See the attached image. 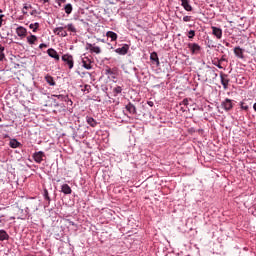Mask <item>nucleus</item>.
I'll return each mask as SVG.
<instances>
[{
    "label": "nucleus",
    "mask_w": 256,
    "mask_h": 256,
    "mask_svg": "<svg viewBox=\"0 0 256 256\" xmlns=\"http://www.w3.org/2000/svg\"><path fill=\"white\" fill-rule=\"evenodd\" d=\"M180 105H184V106L189 105V99L186 98V99L182 100Z\"/></svg>",
    "instance_id": "72a5a7b5"
},
{
    "label": "nucleus",
    "mask_w": 256,
    "mask_h": 256,
    "mask_svg": "<svg viewBox=\"0 0 256 256\" xmlns=\"http://www.w3.org/2000/svg\"><path fill=\"white\" fill-rule=\"evenodd\" d=\"M23 9H25V10L27 11V9H31V5L25 4L24 7H23Z\"/></svg>",
    "instance_id": "58836bf2"
},
{
    "label": "nucleus",
    "mask_w": 256,
    "mask_h": 256,
    "mask_svg": "<svg viewBox=\"0 0 256 256\" xmlns=\"http://www.w3.org/2000/svg\"><path fill=\"white\" fill-rule=\"evenodd\" d=\"M9 234L5 230H0V241H7Z\"/></svg>",
    "instance_id": "b1692460"
},
{
    "label": "nucleus",
    "mask_w": 256,
    "mask_h": 256,
    "mask_svg": "<svg viewBox=\"0 0 256 256\" xmlns=\"http://www.w3.org/2000/svg\"><path fill=\"white\" fill-rule=\"evenodd\" d=\"M66 27L65 26H60L54 28L53 32L55 35H58V37H67V31H65Z\"/></svg>",
    "instance_id": "20e7f679"
},
{
    "label": "nucleus",
    "mask_w": 256,
    "mask_h": 256,
    "mask_svg": "<svg viewBox=\"0 0 256 256\" xmlns=\"http://www.w3.org/2000/svg\"><path fill=\"white\" fill-rule=\"evenodd\" d=\"M65 27L66 29H68V31H70V33H77V28H75V25H73V23H70Z\"/></svg>",
    "instance_id": "393cba45"
},
{
    "label": "nucleus",
    "mask_w": 256,
    "mask_h": 256,
    "mask_svg": "<svg viewBox=\"0 0 256 256\" xmlns=\"http://www.w3.org/2000/svg\"><path fill=\"white\" fill-rule=\"evenodd\" d=\"M101 41H102V43H105V40L102 39Z\"/></svg>",
    "instance_id": "09e8293b"
},
{
    "label": "nucleus",
    "mask_w": 256,
    "mask_h": 256,
    "mask_svg": "<svg viewBox=\"0 0 256 256\" xmlns=\"http://www.w3.org/2000/svg\"><path fill=\"white\" fill-rule=\"evenodd\" d=\"M181 5L185 11H193V6H191L189 0H181Z\"/></svg>",
    "instance_id": "f8f14e48"
},
{
    "label": "nucleus",
    "mask_w": 256,
    "mask_h": 256,
    "mask_svg": "<svg viewBox=\"0 0 256 256\" xmlns=\"http://www.w3.org/2000/svg\"><path fill=\"white\" fill-rule=\"evenodd\" d=\"M214 76L217 77V73H214Z\"/></svg>",
    "instance_id": "8fccbe9b"
},
{
    "label": "nucleus",
    "mask_w": 256,
    "mask_h": 256,
    "mask_svg": "<svg viewBox=\"0 0 256 256\" xmlns=\"http://www.w3.org/2000/svg\"><path fill=\"white\" fill-rule=\"evenodd\" d=\"M126 111H128V113H130V115H137V108L135 107V105H133V103L129 102L126 106H125Z\"/></svg>",
    "instance_id": "1a4fd4ad"
},
{
    "label": "nucleus",
    "mask_w": 256,
    "mask_h": 256,
    "mask_svg": "<svg viewBox=\"0 0 256 256\" xmlns=\"http://www.w3.org/2000/svg\"><path fill=\"white\" fill-rule=\"evenodd\" d=\"M16 33L18 37H25V35H27V29H25L23 26H19L16 29Z\"/></svg>",
    "instance_id": "2eb2a0df"
},
{
    "label": "nucleus",
    "mask_w": 256,
    "mask_h": 256,
    "mask_svg": "<svg viewBox=\"0 0 256 256\" xmlns=\"http://www.w3.org/2000/svg\"><path fill=\"white\" fill-rule=\"evenodd\" d=\"M35 41H37V36L31 35V36H28V37H27V42H28L30 45H34V44H35Z\"/></svg>",
    "instance_id": "a878e982"
},
{
    "label": "nucleus",
    "mask_w": 256,
    "mask_h": 256,
    "mask_svg": "<svg viewBox=\"0 0 256 256\" xmlns=\"http://www.w3.org/2000/svg\"><path fill=\"white\" fill-rule=\"evenodd\" d=\"M82 89L81 91H83V93H89L91 91V85L89 84H85L84 86H81Z\"/></svg>",
    "instance_id": "c85d7f7f"
},
{
    "label": "nucleus",
    "mask_w": 256,
    "mask_h": 256,
    "mask_svg": "<svg viewBox=\"0 0 256 256\" xmlns=\"http://www.w3.org/2000/svg\"><path fill=\"white\" fill-rule=\"evenodd\" d=\"M29 27L31 29H33V32L35 33V31H37V29H39V23H34V24H30Z\"/></svg>",
    "instance_id": "2f4dec72"
},
{
    "label": "nucleus",
    "mask_w": 256,
    "mask_h": 256,
    "mask_svg": "<svg viewBox=\"0 0 256 256\" xmlns=\"http://www.w3.org/2000/svg\"><path fill=\"white\" fill-rule=\"evenodd\" d=\"M64 11L66 15H71L73 13V5L71 3H68L64 6Z\"/></svg>",
    "instance_id": "412c9836"
},
{
    "label": "nucleus",
    "mask_w": 256,
    "mask_h": 256,
    "mask_svg": "<svg viewBox=\"0 0 256 256\" xmlns=\"http://www.w3.org/2000/svg\"><path fill=\"white\" fill-rule=\"evenodd\" d=\"M188 48L190 49L192 55H197L201 51V46L197 43H189Z\"/></svg>",
    "instance_id": "423d86ee"
},
{
    "label": "nucleus",
    "mask_w": 256,
    "mask_h": 256,
    "mask_svg": "<svg viewBox=\"0 0 256 256\" xmlns=\"http://www.w3.org/2000/svg\"><path fill=\"white\" fill-rule=\"evenodd\" d=\"M61 191L62 193H64V195H71V193H73V190H71V186H69L68 184H63L61 186Z\"/></svg>",
    "instance_id": "9b49d317"
},
{
    "label": "nucleus",
    "mask_w": 256,
    "mask_h": 256,
    "mask_svg": "<svg viewBox=\"0 0 256 256\" xmlns=\"http://www.w3.org/2000/svg\"><path fill=\"white\" fill-rule=\"evenodd\" d=\"M183 21L184 23H189V21H191V16H184Z\"/></svg>",
    "instance_id": "f704fd0d"
},
{
    "label": "nucleus",
    "mask_w": 256,
    "mask_h": 256,
    "mask_svg": "<svg viewBox=\"0 0 256 256\" xmlns=\"http://www.w3.org/2000/svg\"><path fill=\"white\" fill-rule=\"evenodd\" d=\"M3 17H5V15L0 14V27L3 26Z\"/></svg>",
    "instance_id": "e433bc0d"
},
{
    "label": "nucleus",
    "mask_w": 256,
    "mask_h": 256,
    "mask_svg": "<svg viewBox=\"0 0 256 256\" xmlns=\"http://www.w3.org/2000/svg\"><path fill=\"white\" fill-rule=\"evenodd\" d=\"M43 3H49V0H42Z\"/></svg>",
    "instance_id": "49530a36"
},
{
    "label": "nucleus",
    "mask_w": 256,
    "mask_h": 256,
    "mask_svg": "<svg viewBox=\"0 0 256 256\" xmlns=\"http://www.w3.org/2000/svg\"><path fill=\"white\" fill-rule=\"evenodd\" d=\"M82 67H84V69H87L88 71L93 69V66H91V60H89V58H86V60H82Z\"/></svg>",
    "instance_id": "f3484780"
},
{
    "label": "nucleus",
    "mask_w": 256,
    "mask_h": 256,
    "mask_svg": "<svg viewBox=\"0 0 256 256\" xmlns=\"http://www.w3.org/2000/svg\"><path fill=\"white\" fill-rule=\"evenodd\" d=\"M43 47H47V44L42 43V44L39 45V49H43Z\"/></svg>",
    "instance_id": "ea45409f"
},
{
    "label": "nucleus",
    "mask_w": 256,
    "mask_h": 256,
    "mask_svg": "<svg viewBox=\"0 0 256 256\" xmlns=\"http://www.w3.org/2000/svg\"><path fill=\"white\" fill-rule=\"evenodd\" d=\"M115 53L118 55H127V53H129V45L124 44L121 48L115 49Z\"/></svg>",
    "instance_id": "0eeeda50"
},
{
    "label": "nucleus",
    "mask_w": 256,
    "mask_h": 256,
    "mask_svg": "<svg viewBox=\"0 0 256 256\" xmlns=\"http://www.w3.org/2000/svg\"><path fill=\"white\" fill-rule=\"evenodd\" d=\"M147 103H148L149 107H153V105H154L153 101H148Z\"/></svg>",
    "instance_id": "a19ab883"
},
{
    "label": "nucleus",
    "mask_w": 256,
    "mask_h": 256,
    "mask_svg": "<svg viewBox=\"0 0 256 256\" xmlns=\"http://www.w3.org/2000/svg\"><path fill=\"white\" fill-rule=\"evenodd\" d=\"M9 145L12 149H17V147H19L21 143L17 141V139H12L10 140Z\"/></svg>",
    "instance_id": "5701e85b"
},
{
    "label": "nucleus",
    "mask_w": 256,
    "mask_h": 256,
    "mask_svg": "<svg viewBox=\"0 0 256 256\" xmlns=\"http://www.w3.org/2000/svg\"><path fill=\"white\" fill-rule=\"evenodd\" d=\"M224 45L226 46V47H230V43L229 42H224Z\"/></svg>",
    "instance_id": "37998d69"
},
{
    "label": "nucleus",
    "mask_w": 256,
    "mask_h": 256,
    "mask_svg": "<svg viewBox=\"0 0 256 256\" xmlns=\"http://www.w3.org/2000/svg\"><path fill=\"white\" fill-rule=\"evenodd\" d=\"M60 1H61V3H65L66 0H60Z\"/></svg>",
    "instance_id": "de8ad7c7"
},
{
    "label": "nucleus",
    "mask_w": 256,
    "mask_h": 256,
    "mask_svg": "<svg viewBox=\"0 0 256 256\" xmlns=\"http://www.w3.org/2000/svg\"><path fill=\"white\" fill-rule=\"evenodd\" d=\"M53 97L58 99V101H65V102L70 101V103H73V101L69 100V96L65 94L53 95Z\"/></svg>",
    "instance_id": "4468645a"
},
{
    "label": "nucleus",
    "mask_w": 256,
    "mask_h": 256,
    "mask_svg": "<svg viewBox=\"0 0 256 256\" xmlns=\"http://www.w3.org/2000/svg\"><path fill=\"white\" fill-rule=\"evenodd\" d=\"M5 59V47L0 44V61H3Z\"/></svg>",
    "instance_id": "cd10ccee"
},
{
    "label": "nucleus",
    "mask_w": 256,
    "mask_h": 256,
    "mask_svg": "<svg viewBox=\"0 0 256 256\" xmlns=\"http://www.w3.org/2000/svg\"><path fill=\"white\" fill-rule=\"evenodd\" d=\"M22 13H23L24 15H27V12H26L25 9L22 10Z\"/></svg>",
    "instance_id": "a18cd8bd"
},
{
    "label": "nucleus",
    "mask_w": 256,
    "mask_h": 256,
    "mask_svg": "<svg viewBox=\"0 0 256 256\" xmlns=\"http://www.w3.org/2000/svg\"><path fill=\"white\" fill-rule=\"evenodd\" d=\"M47 53H48L49 57H51L52 59H55V61H59L60 57H59V54L57 53V50H55L53 48H49L47 50Z\"/></svg>",
    "instance_id": "9d476101"
},
{
    "label": "nucleus",
    "mask_w": 256,
    "mask_h": 256,
    "mask_svg": "<svg viewBox=\"0 0 256 256\" xmlns=\"http://www.w3.org/2000/svg\"><path fill=\"white\" fill-rule=\"evenodd\" d=\"M150 59H151V61H154V63H156L157 67H159L160 62H159V56H157V52L151 53Z\"/></svg>",
    "instance_id": "aec40b11"
},
{
    "label": "nucleus",
    "mask_w": 256,
    "mask_h": 256,
    "mask_svg": "<svg viewBox=\"0 0 256 256\" xmlns=\"http://www.w3.org/2000/svg\"><path fill=\"white\" fill-rule=\"evenodd\" d=\"M32 157H33L35 163H38V164L43 163V161H45V159H47V155H45V152H43V151L34 152Z\"/></svg>",
    "instance_id": "f257e3e1"
},
{
    "label": "nucleus",
    "mask_w": 256,
    "mask_h": 256,
    "mask_svg": "<svg viewBox=\"0 0 256 256\" xmlns=\"http://www.w3.org/2000/svg\"><path fill=\"white\" fill-rule=\"evenodd\" d=\"M90 53H96V55H99L101 53V48L99 46H93L90 50Z\"/></svg>",
    "instance_id": "bb28decb"
},
{
    "label": "nucleus",
    "mask_w": 256,
    "mask_h": 256,
    "mask_svg": "<svg viewBox=\"0 0 256 256\" xmlns=\"http://www.w3.org/2000/svg\"><path fill=\"white\" fill-rule=\"evenodd\" d=\"M25 213H29V207L25 208Z\"/></svg>",
    "instance_id": "c03bdc74"
},
{
    "label": "nucleus",
    "mask_w": 256,
    "mask_h": 256,
    "mask_svg": "<svg viewBox=\"0 0 256 256\" xmlns=\"http://www.w3.org/2000/svg\"><path fill=\"white\" fill-rule=\"evenodd\" d=\"M86 123L90 125V127H97V120H95L93 117L87 116L86 117Z\"/></svg>",
    "instance_id": "a211bd4d"
},
{
    "label": "nucleus",
    "mask_w": 256,
    "mask_h": 256,
    "mask_svg": "<svg viewBox=\"0 0 256 256\" xmlns=\"http://www.w3.org/2000/svg\"><path fill=\"white\" fill-rule=\"evenodd\" d=\"M112 93L114 97H117L118 95H121L123 93V87L122 86H116L113 88Z\"/></svg>",
    "instance_id": "6ab92c4d"
},
{
    "label": "nucleus",
    "mask_w": 256,
    "mask_h": 256,
    "mask_svg": "<svg viewBox=\"0 0 256 256\" xmlns=\"http://www.w3.org/2000/svg\"><path fill=\"white\" fill-rule=\"evenodd\" d=\"M240 107L243 109V111H249V105H247L245 102H240Z\"/></svg>",
    "instance_id": "7c9ffc66"
},
{
    "label": "nucleus",
    "mask_w": 256,
    "mask_h": 256,
    "mask_svg": "<svg viewBox=\"0 0 256 256\" xmlns=\"http://www.w3.org/2000/svg\"><path fill=\"white\" fill-rule=\"evenodd\" d=\"M62 61H64V63L68 65L69 69H73V66H74L73 56H71L70 54H64L62 56Z\"/></svg>",
    "instance_id": "f03ea898"
},
{
    "label": "nucleus",
    "mask_w": 256,
    "mask_h": 256,
    "mask_svg": "<svg viewBox=\"0 0 256 256\" xmlns=\"http://www.w3.org/2000/svg\"><path fill=\"white\" fill-rule=\"evenodd\" d=\"M211 29H212V35H214L216 39H221L223 37V29L216 26H211Z\"/></svg>",
    "instance_id": "39448f33"
},
{
    "label": "nucleus",
    "mask_w": 256,
    "mask_h": 256,
    "mask_svg": "<svg viewBox=\"0 0 256 256\" xmlns=\"http://www.w3.org/2000/svg\"><path fill=\"white\" fill-rule=\"evenodd\" d=\"M220 80L221 84L223 86V89H227L229 87V80L227 79V74H224L223 72L220 73Z\"/></svg>",
    "instance_id": "6e6552de"
},
{
    "label": "nucleus",
    "mask_w": 256,
    "mask_h": 256,
    "mask_svg": "<svg viewBox=\"0 0 256 256\" xmlns=\"http://www.w3.org/2000/svg\"><path fill=\"white\" fill-rule=\"evenodd\" d=\"M193 37H195V30H190L188 32V39H193Z\"/></svg>",
    "instance_id": "473e14b6"
},
{
    "label": "nucleus",
    "mask_w": 256,
    "mask_h": 256,
    "mask_svg": "<svg viewBox=\"0 0 256 256\" xmlns=\"http://www.w3.org/2000/svg\"><path fill=\"white\" fill-rule=\"evenodd\" d=\"M45 81L46 83H48V85H50L51 87H55L56 83H55V79L53 78V76L47 74L45 76Z\"/></svg>",
    "instance_id": "dca6fc26"
},
{
    "label": "nucleus",
    "mask_w": 256,
    "mask_h": 256,
    "mask_svg": "<svg viewBox=\"0 0 256 256\" xmlns=\"http://www.w3.org/2000/svg\"><path fill=\"white\" fill-rule=\"evenodd\" d=\"M221 107L224 111H231L233 109V100L226 98L222 103Z\"/></svg>",
    "instance_id": "7ed1b4c3"
},
{
    "label": "nucleus",
    "mask_w": 256,
    "mask_h": 256,
    "mask_svg": "<svg viewBox=\"0 0 256 256\" xmlns=\"http://www.w3.org/2000/svg\"><path fill=\"white\" fill-rule=\"evenodd\" d=\"M93 44H91V43H87L86 44V49H90V51H91V49H93Z\"/></svg>",
    "instance_id": "4c0bfd02"
},
{
    "label": "nucleus",
    "mask_w": 256,
    "mask_h": 256,
    "mask_svg": "<svg viewBox=\"0 0 256 256\" xmlns=\"http://www.w3.org/2000/svg\"><path fill=\"white\" fill-rule=\"evenodd\" d=\"M106 75H114L113 70H111L110 68L106 69Z\"/></svg>",
    "instance_id": "c9c22d12"
},
{
    "label": "nucleus",
    "mask_w": 256,
    "mask_h": 256,
    "mask_svg": "<svg viewBox=\"0 0 256 256\" xmlns=\"http://www.w3.org/2000/svg\"><path fill=\"white\" fill-rule=\"evenodd\" d=\"M0 13H3V10L0 9Z\"/></svg>",
    "instance_id": "3c124183"
},
{
    "label": "nucleus",
    "mask_w": 256,
    "mask_h": 256,
    "mask_svg": "<svg viewBox=\"0 0 256 256\" xmlns=\"http://www.w3.org/2000/svg\"><path fill=\"white\" fill-rule=\"evenodd\" d=\"M234 54L238 57V59H245L243 49L239 46L234 48Z\"/></svg>",
    "instance_id": "ddd939ff"
},
{
    "label": "nucleus",
    "mask_w": 256,
    "mask_h": 256,
    "mask_svg": "<svg viewBox=\"0 0 256 256\" xmlns=\"http://www.w3.org/2000/svg\"><path fill=\"white\" fill-rule=\"evenodd\" d=\"M2 119L0 118V123H1Z\"/></svg>",
    "instance_id": "603ef678"
},
{
    "label": "nucleus",
    "mask_w": 256,
    "mask_h": 256,
    "mask_svg": "<svg viewBox=\"0 0 256 256\" xmlns=\"http://www.w3.org/2000/svg\"><path fill=\"white\" fill-rule=\"evenodd\" d=\"M106 37H108L109 39H111V41H117V33L113 32V31H108L106 33Z\"/></svg>",
    "instance_id": "4be33fe9"
},
{
    "label": "nucleus",
    "mask_w": 256,
    "mask_h": 256,
    "mask_svg": "<svg viewBox=\"0 0 256 256\" xmlns=\"http://www.w3.org/2000/svg\"><path fill=\"white\" fill-rule=\"evenodd\" d=\"M216 67H218V69H223V66H221V64H215Z\"/></svg>",
    "instance_id": "79ce46f5"
},
{
    "label": "nucleus",
    "mask_w": 256,
    "mask_h": 256,
    "mask_svg": "<svg viewBox=\"0 0 256 256\" xmlns=\"http://www.w3.org/2000/svg\"><path fill=\"white\" fill-rule=\"evenodd\" d=\"M44 199L48 201V205L51 203V198L49 197V191H47V189L44 190Z\"/></svg>",
    "instance_id": "c756f323"
}]
</instances>
